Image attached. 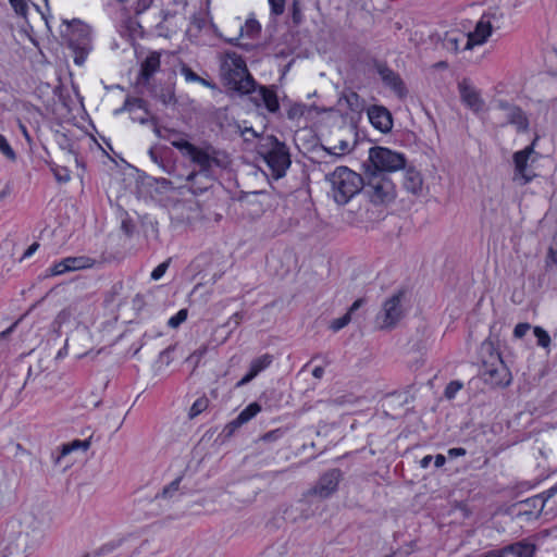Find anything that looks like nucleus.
<instances>
[{"mask_svg":"<svg viewBox=\"0 0 557 557\" xmlns=\"http://www.w3.org/2000/svg\"><path fill=\"white\" fill-rule=\"evenodd\" d=\"M186 319H187V310L182 309L175 315H173L169 319L168 325L170 327L175 329V327L180 326Z\"/></svg>","mask_w":557,"mask_h":557,"instance_id":"37","label":"nucleus"},{"mask_svg":"<svg viewBox=\"0 0 557 557\" xmlns=\"http://www.w3.org/2000/svg\"><path fill=\"white\" fill-rule=\"evenodd\" d=\"M447 454L450 458H456V457L466 455V449L462 447H455V448L448 449Z\"/></svg>","mask_w":557,"mask_h":557,"instance_id":"49","label":"nucleus"},{"mask_svg":"<svg viewBox=\"0 0 557 557\" xmlns=\"http://www.w3.org/2000/svg\"><path fill=\"white\" fill-rule=\"evenodd\" d=\"M461 387H462V384L460 382H458V381L450 382L446 386L445 392H444L446 398L453 399L456 396V394L461 389Z\"/></svg>","mask_w":557,"mask_h":557,"instance_id":"40","label":"nucleus"},{"mask_svg":"<svg viewBox=\"0 0 557 557\" xmlns=\"http://www.w3.org/2000/svg\"><path fill=\"white\" fill-rule=\"evenodd\" d=\"M445 462H446V458L444 455L438 454L435 456L434 463H435L436 468L443 467L445 465Z\"/></svg>","mask_w":557,"mask_h":557,"instance_id":"53","label":"nucleus"},{"mask_svg":"<svg viewBox=\"0 0 557 557\" xmlns=\"http://www.w3.org/2000/svg\"><path fill=\"white\" fill-rule=\"evenodd\" d=\"M369 160L380 173L395 172L406 168L405 156L385 147H372L369 150Z\"/></svg>","mask_w":557,"mask_h":557,"instance_id":"11","label":"nucleus"},{"mask_svg":"<svg viewBox=\"0 0 557 557\" xmlns=\"http://www.w3.org/2000/svg\"><path fill=\"white\" fill-rule=\"evenodd\" d=\"M371 125L381 133H388L393 128V116L388 109L373 104L367 110Z\"/></svg>","mask_w":557,"mask_h":557,"instance_id":"16","label":"nucleus"},{"mask_svg":"<svg viewBox=\"0 0 557 557\" xmlns=\"http://www.w3.org/2000/svg\"><path fill=\"white\" fill-rule=\"evenodd\" d=\"M405 292L398 290L386 298L381 311L376 315V323L381 330L394 329L406 313Z\"/></svg>","mask_w":557,"mask_h":557,"instance_id":"7","label":"nucleus"},{"mask_svg":"<svg viewBox=\"0 0 557 557\" xmlns=\"http://www.w3.org/2000/svg\"><path fill=\"white\" fill-rule=\"evenodd\" d=\"M0 152L7 157L9 160H15L16 154L10 144L8 143L7 138L0 134Z\"/></svg>","mask_w":557,"mask_h":557,"instance_id":"35","label":"nucleus"},{"mask_svg":"<svg viewBox=\"0 0 557 557\" xmlns=\"http://www.w3.org/2000/svg\"><path fill=\"white\" fill-rule=\"evenodd\" d=\"M272 434L273 433H268L265 436H264V440H270L272 437Z\"/></svg>","mask_w":557,"mask_h":557,"instance_id":"62","label":"nucleus"},{"mask_svg":"<svg viewBox=\"0 0 557 557\" xmlns=\"http://www.w3.org/2000/svg\"><path fill=\"white\" fill-rule=\"evenodd\" d=\"M240 135L246 141H250L258 136L257 132L251 127L240 128Z\"/></svg>","mask_w":557,"mask_h":557,"instance_id":"46","label":"nucleus"},{"mask_svg":"<svg viewBox=\"0 0 557 557\" xmlns=\"http://www.w3.org/2000/svg\"><path fill=\"white\" fill-rule=\"evenodd\" d=\"M458 89L462 102L472 111L480 112L484 108V100L480 91L468 81L462 79L458 84Z\"/></svg>","mask_w":557,"mask_h":557,"instance_id":"18","label":"nucleus"},{"mask_svg":"<svg viewBox=\"0 0 557 557\" xmlns=\"http://www.w3.org/2000/svg\"><path fill=\"white\" fill-rule=\"evenodd\" d=\"M342 480V472L338 469H331L323 473L314 486L309 491V495L325 499L332 496L338 488Z\"/></svg>","mask_w":557,"mask_h":557,"instance_id":"12","label":"nucleus"},{"mask_svg":"<svg viewBox=\"0 0 557 557\" xmlns=\"http://www.w3.org/2000/svg\"><path fill=\"white\" fill-rule=\"evenodd\" d=\"M432 459H433V457H432L431 455H426V456H424V457L420 460V466H421V468L426 469V468L430 466V463H431Z\"/></svg>","mask_w":557,"mask_h":557,"instance_id":"56","label":"nucleus"},{"mask_svg":"<svg viewBox=\"0 0 557 557\" xmlns=\"http://www.w3.org/2000/svg\"><path fill=\"white\" fill-rule=\"evenodd\" d=\"M467 35L461 33H446L443 38V47L449 52L457 53L466 45Z\"/></svg>","mask_w":557,"mask_h":557,"instance_id":"26","label":"nucleus"},{"mask_svg":"<svg viewBox=\"0 0 557 557\" xmlns=\"http://www.w3.org/2000/svg\"><path fill=\"white\" fill-rule=\"evenodd\" d=\"M324 374V368L322 367H315L313 370H312V375L315 377V379H321Z\"/></svg>","mask_w":557,"mask_h":557,"instance_id":"57","label":"nucleus"},{"mask_svg":"<svg viewBox=\"0 0 557 557\" xmlns=\"http://www.w3.org/2000/svg\"><path fill=\"white\" fill-rule=\"evenodd\" d=\"M90 447V440H74L67 444H63L60 447L59 454L53 457L54 465H60L62 458L70 455L71 453L75 450H83L86 451Z\"/></svg>","mask_w":557,"mask_h":557,"instance_id":"22","label":"nucleus"},{"mask_svg":"<svg viewBox=\"0 0 557 557\" xmlns=\"http://www.w3.org/2000/svg\"><path fill=\"white\" fill-rule=\"evenodd\" d=\"M271 7V13L274 15H281L285 10V0H269Z\"/></svg>","mask_w":557,"mask_h":557,"instance_id":"42","label":"nucleus"},{"mask_svg":"<svg viewBox=\"0 0 557 557\" xmlns=\"http://www.w3.org/2000/svg\"><path fill=\"white\" fill-rule=\"evenodd\" d=\"M244 314L242 312H236L230 318V322H234L235 325H238L243 320Z\"/></svg>","mask_w":557,"mask_h":557,"instance_id":"54","label":"nucleus"},{"mask_svg":"<svg viewBox=\"0 0 557 557\" xmlns=\"http://www.w3.org/2000/svg\"><path fill=\"white\" fill-rule=\"evenodd\" d=\"M30 375H32V368H29V369H28V374H27V379H26V381H28V380H29Z\"/></svg>","mask_w":557,"mask_h":557,"instance_id":"61","label":"nucleus"},{"mask_svg":"<svg viewBox=\"0 0 557 557\" xmlns=\"http://www.w3.org/2000/svg\"><path fill=\"white\" fill-rule=\"evenodd\" d=\"M537 138H535L531 145L525 147L524 149L517 151L513 153V163H515V177L513 180L519 182L520 185H525L530 183L534 174H530L528 172V161L535 153L534 147Z\"/></svg>","mask_w":557,"mask_h":557,"instance_id":"13","label":"nucleus"},{"mask_svg":"<svg viewBox=\"0 0 557 557\" xmlns=\"http://www.w3.org/2000/svg\"><path fill=\"white\" fill-rule=\"evenodd\" d=\"M48 271H49V274H48L49 276L62 275V274L69 272L65 259L53 264L51 268L48 269Z\"/></svg>","mask_w":557,"mask_h":557,"instance_id":"39","label":"nucleus"},{"mask_svg":"<svg viewBox=\"0 0 557 557\" xmlns=\"http://www.w3.org/2000/svg\"><path fill=\"white\" fill-rule=\"evenodd\" d=\"M209 406V399L206 396L197 398L189 410V418L193 419L203 412Z\"/></svg>","mask_w":557,"mask_h":557,"instance_id":"30","label":"nucleus"},{"mask_svg":"<svg viewBox=\"0 0 557 557\" xmlns=\"http://www.w3.org/2000/svg\"><path fill=\"white\" fill-rule=\"evenodd\" d=\"M336 203L344 206L363 187V178L346 166H338L327 177Z\"/></svg>","mask_w":557,"mask_h":557,"instance_id":"3","label":"nucleus"},{"mask_svg":"<svg viewBox=\"0 0 557 557\" xmlns=\"http://www.w3.org/2000/svg\"><path fill=\"white\" fill-rule=\"evenodd\" d=\"M498 109L502 111L503 116L506 120V124L513 125L518 132H524L528 129V117L519 107L506 101H499Z\"/></svg>","mask_w":557,"mask_h":557,"instance_id":"17","label":"nucleus"},{"mask_svg":"<svg viewBox=\"0 0 557 557\" xmlns=\"http://www.w3.org/2000/svg\"><path fill=\"white\" fill-rule=\"evenodd\" d=\"M54 177L60 183H67L71 180V173L66 168L54 166L52 168Z\"/></svg>","mask_w":557,"mask_h":557,"instance_id":"36","label":"nucleus"},{"mask_svg":"<svg viewBox=\"0 0 557 557\" xmlns=\"http://www.w3.org/2000/svg\"><path fill=\"white\" fill-rule=\"evenodd\" d=\"M531 329L530 323H519L513 329V336L516 338H522Z\"/></svg>","mask_w":557,"mask_h":557,"instance_id":"43","label":"nucleus"},{"mask_svg":"<svg viewBox=\"0 0 557 557\" xmlns=\"http://www.w3.org/2000/svg\"><path fill=\"white\" fill-rule=\"evenodd\" d=\"M350 321L351 317L346 312L343 317L333 320L330 327L334 332H338L339 330L344 329Z\"/></svg>","mask_w":557,"mask_h":557,"instance_id":"38","label":"nucleus"},{"mask_svg":"<svg viewBox=\"0 0 557 557\" xmlns=\"http://www.w3.org/2000/svg\"><path fill=\"white\" fill-rule=\"evenodd\" d=\"M39 247V244L38 243H34L32 244L27 249L26 251L23 253L21 260H24L28 257H30L33 253H35V251L38 249Z\"/></svg>","mask_w":557,"mask_h":557,"instance_id":"50","label":"nucleus"},{"mask_svg":"<svg viewBox=\"0 0 557 557\" xmlns=\"http://www.w3.org/2000/svg\"><path fill=\"white\" fill-rule=\"evenodd\" d=\"M71 318V311L69 309H64L55 318V323L59 325L63 324Z\"/></svg>","mask_w":557,"mask_h":557,"instance_id":"47","label":"nucleus"},{"mask_svg":"<svg viewBox=\"0 0 557 557\" xmlns=\"http://www.w3.org/2000/svg\"><path fill=\"white\" fill-rule=\"evenodd\" d=\"M153 0H136V3H135V11L137 14H140V13H144L145 11H147L151 4H152Z\"/></svg>","mask_w":557,"mask_h":557,"instance_id":"45","label":"nucleus"},{"mask_svg":"<svg viewBox=\"0 0 557 557\" xmlns=\"http://www.w3.org/2000/svg\"><path fill=\"white\" fill-rule=\"evenodd\" d=\"M173 147L199 169L198 172L188 174V182L194 181L198 174L209 177L214 168H225L228 164L227 154L209 144L196 146L188 140L180 139L173 140Z\"/></svg>","mask_w":557,"mask_h":557,"instance_id":"1","label":"nucleus"},{"mask_svg":"<svg viewBox=\"0 0 557 557\" xmlns=\"http://www.w3.org/2000/svg\"><path fill=\"white\" fill-rule=\"evenodd\" d=\"M69 34V45L73 49L74 62L77 65H83L89 51L91 50L90 45V30L87 25L74 20L71 24H66Z\"/></svg>","mask_w":557,"mask_h":557,"instance_id":"8","label":"nucleus"},{"mask_svg":"<svg viewBox=\"0 0 557 557\" xmlns=\"http://www.w3.org/2000/svg\"><path fill=\"white\" fill-rule=\"evenodd\" d=\"M18 321L14 322L11 326H9L7 330L2 331L0 333V339L5 338L9 334L13 332V330L16 327Z\"/></svg>","mask_w":557,"mask_h":557,"instance_id":"55","label":"nucleus"},{"mask_svg":"<svg viewBox=\"0 0 557 557\" xmlns=\"http://www.w3.org/2000/svg\"><path fill=\"white\" fill-rule=\"evenodd\" d=\"M14 11L20 15H25L27 5L23 0H9Z\"/></svg>","mask_w":557,"mask_h":557,"instance_id":"44","label":"nucleus"},{"mask_svg":"<svg viewBox=\"0 0 557 557\" xmlns=\"http://www.w3.org/2000/svg\"><path fill=\"white\" fill-rule=\"evenodd\" d=\"M480 355L484 382L495 387L508 386L512 379L511 373L491 339H485L481 344Z\"/></svg>","mask_w":557,"mask_h":557,"instance_id":"2","label":"nucleus"},{"mask_svg":"<svg viewBox=\"0 0 557 557\" xmlns=\"http://www.w3.org/2000/svg\"><path fill=\"white\" fill-rule=\"evenodd\" d=\"M377 71L385 86L391 88L397 97L403 99L407 96V88L396 72L383 65L379 66Z\"/></svg>","mask_w":557,"mask_h":557,"instance_id":"19","label":"nucleus"},{"mask_svg":"<svg viewBox=\"0 0 557 557\" xmlns=\"http://www.w3.org/2000/svg\"><path fill=\"white\" fill-rule=\"evenodd\" d=\"M237 39H238V38H234V39H230L228 41L233 44V42H234L235 40H237Z\"/></svg>","mask_w":557,"mask_h":557,"instance_id":"63","label":"nucleus"},{"mask_svg":"<svg viewBox=\"0 0 557 557\" xmlns=\"http://www.w3.org/2000/svg\"><path fill=\"white\" fill-rule=\"evenodd\" d=\"M297 114H301V112L297 108H292L288 111V117L294 119Z\"/></svg>","mask_w":557,"mask_h":557,"instance_id":"58","label":"nucleus"},{"mask_svg":"<svg viewBox=\"0 0 557 557\" xmlns=\"http://www.w3.org/2000/svg\"><path fill=\"white\" fill-rule=\"evenodd\" d=\"M227 84L239 92H250L255 87V79L247 70L245 60L235 52H227L221 66Z\"/></svg>","mask_w":557,"mask_h":557,"instance_id":"4","label":"nucleus"},{"mask_svg":"<svg viewBox=\"0 0 557 557\" xmlns=\"http://www.w3.org/2000/svg\"><path fill=\"white\" fill-rule=\"evenodd\" d=\"M329 153L335 156H344L346 152L351 150L349 141L341 139L333 147L326 149Z\"/></svg>","mask_w":557,"mask_h":557,"instance_id":"31","label":"nucleus"},{"mask_svg":"<svg viewBox=\"0 0 557 557\" xmlns=\"http://www.w3.org/2000/svg\"><path fill=\"white\" fill-rule=\"evenodd\" d=\"M535 337L537 338V345L541 347H548L550 344V336L548 333L542 329L541 326H535L533 330Z\"/></svg>","mask_w":557,"mask_h":557,"instance_id":"32","label":"nucleus"},{"mask_svg":"<svg viewBox=\"0 0 557 557\" xmlns=\"http://www.w3.org/2000/svg\"><path fill=\"white\" fill-rule=\"evenodd\" d=\"M362 189L373 203L389 202L395 197V185L384 173L373 172L363 182Z\"/></svg>","mask_w":557,"mask_h":557,"instance_id":"10","label":"nucleus"},{"mask_svg":"<svg viewBox=\"0 0 557 557\" xmlns=\"http://www.w3.org/2000/svg\"><path fill=\"white\" fill-rule=\"evenodd\" d=\"M169 264H170V260H166V261L160 263L157 268H154L150 274L151 278L153 281L160 280L166 272Z\"/></svg>","mask_w":557,"mask_h":557,"instance_id":"41","label":"nucleus"},{"mask_svg":"<svg viewBox=\"0 0 557 557\" xmlns=\"http://www.w3.org/2000/svg\"><path fill=\"white\" fill-rule=\"evenodd\" d=\"M505 556L509 554L516 555L517 557H533L535 552V545L525 541L517 542L502 548Z\"/></svg>","mask_w":557,"mask_h":557,"instance_id":"24","label":"nucleus"},{"mask_svg":"<svg viewBox=\"0 0 557 557\" xmlns=\"http://www.w3.org/2000/svg\"><path fill=\"white\" fill-rule=\"evenodd\" d=\"M557 492V486L550 487L547 493L548 497L553 496Z\"/></svg>","mask_w":557,"mask_h":557,"instance_id":"60","label":"nucleus"},{"mask_svg":"<svg viewBox=\"0 0 557 557\" xmlns=\"http://www.w3.org/2000/svg\"><path fill=\"white\" fill-rule=\"evenodd\" d=\"M119 2H126L127 0H117Z\"/></svg>","mask_w":557,"mask_h":557,"instance_id":"64","label":"nucleus"},{"mask_svg":"<svg viewBox=\"0 0 557 557\" xmlns=\"http://www.w3.org/2000/svg\"><path fill=\"white\" fill-rule=\"evenodd\" d=\"M10 521L12 524H18L17 529L27 535L36 549L41 545L49 528L48 519L42 512L26 511L20 518Z\"/></svg>","mask_w":557,"mask_h":557,"instance_id":"6","label":"nucleus"},{"mask_svg":"<svg viewBox=\"0 0 557 557\" xmlns=\"http://www.w3.org/2000/svg\"><path fill=\"white\" fill-rule=\"evenodd\" d=\"M251 101L258 108H265L270 113L280 111L278 97L274 86H256L249 92Z\"/></svg>","mask_w":557,"mask_h":557,"instance_id":"14","label":"nucleus"},{"mask_svg":"<svg viewBox=\"0 0 557 557\" xmlns=\"http://www.w3.org/2000/svg\"><path fill=\"white\" fill-rule=\"evenodd\" d=\"M181 74L184 76L186 82L199 83L206 87L214 88L215 85L196 74L189 66L183 64L181 67Z\"/></svg>","mask_w":557,"mask_h":557,"instance_id":"27","label":"nucleus"},{"mask_svg":"<svg viewBox=\"0 0 557 557\" xmlns=\"http://www.w3.org/2000/svg\"><path fill=\"white\" fill-rule=\"evenodd\" d=\"M273 362V356L264 354L251 360L249 371L237 383L236 387H243L251 382L259 373L269 368Z\"/></svg>","mask_w":557,"mask_h":557,"instance_id":"20","label":"nucleus"},{"mask_svg":"<svg viewBox=\"0 0 557 557\" xmlns=\"http://www.w3.org/2000/svg\"><path fill=\"white\" fill-rule=\"evenodd\" d=\"M261 30V25L256 18L246 20L245 24L240 26V36L255 38Z\"/></svg>","mask_w":557,"mask_h":557,"instance_id":"29","label":"nucleus"},{"mask_svg":"<svg viewBox=\"0 0 557 557\" xmlns=\"http://www.w3.org/2000/svg\"><path fill=\"white\" fill-rule=\"evenodd\" d=\"M422 185L423 181L420 172L412 168L406 169L404 175V187L406 190L413 195H418L422 190Z\"/></svg>","mask_w":557,"mask_h":557,"instance_id":"21","label":"nucleus"},{"mask_svg":"<svg viewBox=\"0 0 557 557\" xmlns=\"http://www.w3.org/2000/svg\"><path fill=\"white\" fill-rule=\"evenodd\" d=\"M492 17L493 15L490 13L481 16L473 32L467 34L466 45L462 47L463 50H471L474 46H481L486 42L493 33Z\"/></svg>","mask_w":557,"mask_h":557,"instance_id":"15","label":"nucleus"},{"mask_svg":"<svg viewBox=\"0 0 557 557\" xmlns=\"http://www.w3.org/2000/svg\"><path fill=\"white\" fill-rule=\"evenodd\" d=\"M9 195V187L0 189V201L3 200Z\"/></svg>","mask_w":557,"mask_h":557,"instance_id":"59","label":"nucleus"},{"mask_svg":"<svg viewBox=\"0 0 557 557\" xmlns=\"http://www.w3.org/2000/svg\"><path fill=\"white\" fill-rule=\"evenodd\" d=\"M206 352V348L194 351L188 358L187 361H194L196 364L200 361L203 354Z\"/></svg>","mask_w":557,"mask_h":557,"instance_id":"48","label":"nucleus"},{"mask_svg":"<svg viewBox=\"0 0 557 557\" xmlns=\"http://www.w3.org/2000/svg\"><path fill=\"white\" fill-rule=\"evenodd\" d=\"M156 134L160 138L169 140L172 146H173V140H180V139L186 140L181 134H178L177 132H175L173 129H164V133H162L161 129L156 128Z\"/></svg>","mask_w":557,"mask_h":557,"instance_id":"34","label":"nucleus"},{"mask_svg":"<svg viewBox=\"0 0 557 557\" xmlns=\"http://www.w3.org/2000/svg\"><path fill=\"white\" fill-rule=\"evenodd\" d=\"M181 478L175 479L169 485L164 486L161 494L157 497L161 496L162 498H171L180 488Z\"/></svg>","mask_w":557,"mask_h":557,"instance_id":"33","label":"nucleus"},{"mask_svg":"<svg viewBox=\"0 0 557 557\" xmlns=\"http://www.w3.org/2000/svg\"><path fill=\"white\" fill-rule=\"evenodd\" d=\"M300 18H301L300 9H299L298 4L295 2L293 4V20L296 24H299Z\"/></svg>","mask_w":557,"mask_h":557,"instance_id":"51","label":"nucleus"},{"mask_svg":"<svg viewBox=\"0 0 557 557\" xmlns=\"http://www.w3.org/2000/svg\"><path fill=\"white\" fill-rule=\"evenodd\" d=\"M160 64V53L157 51L150 52L141 63L140 76L145 81H149L151 76L159 71Z\"/></svg>","mask_w":557,"mask_h":557,"instance_id":"23","label":"nucleus"},{"mask_svg":"<svg viewBox=\"0 0 557 557\" xmlns=\"http://www.w3.org/2000/svg\"><path fill=\"white\" fill-rule=\"evenodd\" d=\"M260 411L261 406L258 403H251L228 425L232 429L239 428L255 418Z\"/></svg>","mask_w":557,"mask_h":557,"instance_id":"25","label":"nucleus"},{"mask_svg":"<svg viewBox=\"0 0 557 557\" xmlns=\"http://www.w3.org/2000/svg\"><path fill=\"white\" fill-rule=\"evenodd\" d=\"M270 148L263 152V159L270 170L271 176L280 180L285 176L290 166V156L285 144L278 141L275 137H269Z\"/></svg>","mask_w":557,"mask_h":557,"instance_id":"9","label":"nucleus"},{"mask_svg":"<svg viewBox=\"0 0 557 557\" xmlns=\"http://www.w3.org/2000/svg\"><path fill=\"white\" fill-rule=\"evenodd\" d=\"M64 259H65L69 272L70 271H76V270L86 269V268L91 267V264H92L90 258L84 257V256H81V257H67V258H64Z\"/></svg>","mask_w":557,"mask_h":557,"instance_id":"28","label":"nucleus"},{"mask_svg":"<svg viewBox=\"0 0 557 557\" xmlns=\"http://www.w3.org/2000/svg\"><path fill=\"white\" fill-rule=\"evenodd\" d=\"M364 302V300L362 298H359L357 299L356 301H354V304L350 306V308L348 309L347 313H349V315L351 317L352 312H355L356 310H358L362 304Z\"/></svg>","mask_w":557,"mask_h":557,"instance_id":"52","label":"nucleus"},{"mask_svg":"<svg viewBox=\"0 0 557 557\" xmlns=\"http://www.w3.org/2000/svg\"><path fill=\"white\" fill-rule=\"evenodd\" d=\"M18 524L8 521L0 536V557H27L36 550L34 545L18 529Z\"/></svg>","mask_w":557,"mask_h":557,"instance_id":"5","label":"nucleus"}]
</instances>
